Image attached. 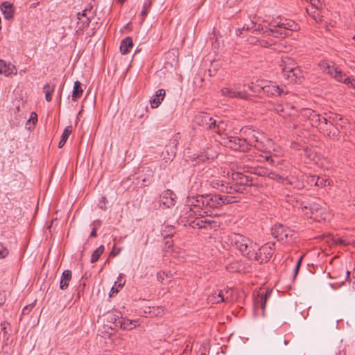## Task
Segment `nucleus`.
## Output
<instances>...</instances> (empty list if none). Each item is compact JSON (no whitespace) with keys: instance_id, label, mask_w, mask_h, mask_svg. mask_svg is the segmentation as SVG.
Wrapping results in <instances>:
<instances>
[{"instance_id":"5701e85b","label":"nucleus","mask_w":355,"mask_h":355,"mask_svg":"<svg viewBox=\"0 0 355 355\" xmlns=\"http://www.w3.org/2000/svg\"><path fill=\"white\" fill-rule=\"evenodd\" d=\"M279 66L281 67L282 75L288 72H291V71L299 67L295 61L288 56H285L282 58V63Z\"/></svg>"},{"instance_id":"4be33fe9","label":"nucleus","mask_w":355,"mask_h":355,"mask_svg":"<svg viewBox=\"0 0 355 355\" xmlns=\"http://www.w3.org/2000/svg\"><path fill=\"white\" fill-rule=\"evenodd\" d=\"M137 320H132L127 318L119 317L115 319V327L124 330H132L137 326Z\"/></svg>"},{"instance_id":"393cba45","label":"nucleus","mask_w":355,"mask_h":355,"mask_svg":"<svg viewBox=\"0 0 355 355\" xmlns=\"http://www.w3.org/2000/svg\"><path fill=\"white\" fill-rule=\"evenodd\" d=\"M175 194L168 189L163 192L160 201L166 207L169 208L175 205Z\"/></svg>"},{"instance_id":"338daca9","label":"nucleus","mask_w":355,"mask_h":355,"mask_svg":"<svg viewBox=\"0 0 355 355\" xmlns=\"http://www.w3.org/2000/svg\"><path fill=\"white\" fill-rule=\"evenodd\" d=\"M248 88L251 90L252 92H257V86H250L248 85Z\"/></svg>"},{"instance_id":"3c124183","label":"nucleus","mask_w":355,"mask_h":355,"mask_svg":"<svg viewBox=\"0 0 355 355\" xmlns=\"http://www.w3.org/2000/svg\"><path fill=\"white\" fill-rule=\"evenodd\" d=\"M317 181H318L317 184H316L317 187H325L327 185V184H329V182L328 179H327L324 177L320 178V177L318 176Z\"/></svg>"},{"instance_id":"de8ad7c7","label":"nucleus","mask_w":355,"mask_h":355,"mask_svg":"<svg viewBox=\"0 0 355 355\" xmlns=\"http://www.w3.org/2000/svg\"><path fill=\"white\" fill-rule=\"evenodd\" d=\"M89 18L87 17H85V18H82L81 20H78V25L79 26L80 29H84L87 27H88L89 24Z\"/></svg>"},{"instance_id":"2eb2a0df","label":"nucleus","mask_w":355,"mask_h":355,"mask_svg":"<svg viewBox=\"0 0 355 355\" xmlns=\"http://www.w3.org/2000/svg\"><path fill=\"white\" fill-rule=\"evenodd\" d=\"M309 4L306 10L308 14L316 21H321L322 16L320 15V10L322 8L323 3L321 0H304Z\"/></svg>"},{"instance_id":"37998d69","label":"nucleus","mask_w":355,"mask_h":355,"mask_svg":"<svg viewBox=\"0 0 355 355\" xmlns=\"http://www.w3.org/2000/svg\"><path fill=\"white\" fill-rule=\"evenodd\" d=\"M241 264L239 261H233L226 266V270L230 272H236L239 271Z\"/></svg>"},{"instance_id":"e2e57ef3","label":"nucleus","mask_w":355,"mask_h":355,"mask_svg":"<svg viewBox=\"0 0 355 355\" xmlns=\"http://www.w3.org/2000/svg\"><path fill=\"white\" fill-rule=\"evenodd\" d=\"M336 355H347V350L339 349L338 352L336 354Z\"/></svg>"},{"instance_id":"6e6552de","label":"nucleus","mask_w":355,"mask_h":355,"mask_svg":"<svg viewBox=\"0 0 355 355\" xmlns=\"http://www.w3.org/2000/svg\"><path fill=\"white\" fill-rule=\"evenodd\" d=\"M235 197H228L216 194L205 195V209L211 211V209L218 208L225 204L235 202Z\"/></svg>"},{"instance_id":"6e6d98bb","label":"nucleus","mask_w":355,"mask_h":355,"mask_svg":"<svg viewBox=\"0 0 355 355\" xmlns=\"http://www.w3.org/2000/svg\"><path fill=\"white\" fill-rule=\"evenodd\" d=\"M302 259H303V257L302 256L297 261V263L295 265V270H294V277H295L298 273Z\"/></svg>"},{"instance_id":"58836bf2","label":"nucleus","mask_w":355,"mask_h":355,"mask_svg":"<svg viewBox=\"0 0 355 355\" xmlns=\"http://www.w3.org/2000/svg\"><path fill=\"white\" fill-rule=\"evenodd\" d=\"M340 270L341 271L342 275H334V276H333L332 278L338 279L341 281V282L343 283L344 281H346L349 279L350 272L349 270H347L343 266L340 267Z\"/></svg>"},{"instance_id":"473e14b6","label":"nucleus","mask_w":355,"mask_h":355,"mask_svg":"<svg viewBox=\"0 0 355 355\" xmlns=\"http://www.w3.org/2000/svg\"><path fill=\"white\" fill-rule=\"evenodd\" d=\"M245 191V187H241V186H238L234 184V185H230L228 182H226L224 188V191L227 193L234 194L236 193H243Z\"/></svg>"},{"instance_id":"5fc2aeb1","label":"nucleus","mask_w":355,"mask_h":355,"mask_svg":"<svg viewBox=\"0 0 355 355\" xmlns=\"http://www.w3.org/2000/svg\"><path fill=\"white\" fill-rule=\"evenodd\" d=\"M168 277L169 276H168V272H164V271H160V272H157V277L158 281H159L161 282H163L164 279L166 277Z\"/></svg>"},{"instance_id":"ea45409f","label":"nucleus","mask_w":355,"mask_h":355,"mask_svg":"<svg viewBox=\"0 0 355 355\" xmlns=\"http://www.w3.org/2000/svg\"><path fill=\"white\" fill-rule=\"evenodd\" d=\"M104 249H105L104 246L103 245H101L93 252V253L91 256V262L92 263H95L98 260L101 255L103 253Z\"/></svg>"},{"instance_id":"c756f323","label":"nucleus","mask_w":355,"mask_h":355,"mask_svg":"<svg viewBox=\"0 0 355 355\" xmlns=\"http://www.w3.org/2000/svg\"><path fill=\"white\" fill-rule=\"evenodd\" d=\"M227 297H225L223 291H214L208 297V300L212 304L219 303L220 302H226Z\"/></svg>"},{"instance_id":"680f3d73","label":"nucleus","mask_w":355,"mask_h":355,"mask_svg":"<svg viewBox=\"0 0 355 355\" xmlns=\"http://www.w3.org/2000/svg\"><path fill=\"white\" fill-rule=\"evenodd\" d=\"M94 227H96L97 229L101 225V221L99 220H96L93 223Z\"/></svg>"},{"instance_id":"e433bc0d","label":"nucleus","mask_w":355,"mask_h":355,"mask_svg":"<svg viewBox=\"0 0 355 355\" xmlns=\"http://www.w3.org/2000/svg\"><path fill=\"white\" fill-rule=\"evenodd\" d=\"M207 138L202 133L196 134L192 139L193 144L196 146H199L200 147H203L207 145Z\"/></svg>"},{"instance_id":"39448f33","label":"nucleus","mask_w":355,"mask_h":355,"mask_svg":"<svg viewBox=\"0 0 355 355\" xmlns=\"http://www.w3.org/2000/svg\"><path fill=\"white\" fill-rule=\"evenodd\" d=\"M196 122L205 129L212 130L219 135L225 133L227 128V122L220 119H215L207 113H200L196 116Z\"/></svg>"},{"instance_id":"2f4dec72","label":"nucleus","mask_w":355,"mask_h":355,"mask_svg":"<svg viewBox=\"0 0 355 355\" xmlns=\"http://www.w3.org/2000/svg\"><path fill=\"white\" fill-rule=\"evenodd\" d=\"M55 88V83L50 82L44 85L43 89L45 93V98L46 101L50 102L52 100V94Z\"/></svg>"},{"instance_id":"412c9836","label":"nucleus","mask_w":355,"mask_h":355,"mask_svg":"<svg viewBox=\"0 0 355 355\" xmlns=\"http://www.w3.org/2000/svg\"><path fill=\"white\" fill-rule=\"evenodd\" d=\"M232 179L238 186L245 187V186L251 187L253 185L252 179L241 172H233Z\"/></svg>"},{"instance_id":"7c9ffc66","label":"nucleus","mask_w":355,"mask_h":355,"mask_svg":"<svg viewBox=\"0 0 355 355\" xmlns=\"http://www.w3.org/2000/svg\"><path fill=\"white\" fill-rule=\"evenodd\" d=\"M133 46L132 40L130 37L123 39L120 45V51L122 54L125 55L130 52Z\"/></svg>"},{"instance_id":"9b49d317","label":"nucleus","mask_w":355,"mask_h":355,"mask_svg":"<svg viewBox=\"0 0 355 355\" xmlns=\"http://www.w3.org/2000/svg\"><path fill=\"white\" fill-rule=\"evenodd\" d=\"M272 234L278 241L288 243L293 240L294 232L288 227L277 224L272 228Z\"/></svg>"},{"instance_id":"09e8293b","label":"nucleus","mask_w":355,"mask_h":355,"mask_svg":"<svg viewBox=\"0 0 355 355\" xmlns=\"http://www.w3.org/2000/svg\"><path fill=\"white\" fill-rule=\"evenodd\" d=\"M342 117L340 115L336 114V113H331L329 116V121H331L332 123L337 125L338 121H342Z\"/></svg>"},{"instance_id":"aec40b11","label":"nucleus","mask_w":355,"mask_h":355,"mask_svg":"<svg viewBox=\"0 0 355 355\" xmlns=\"http://www.w3.org/2000/svg\"><path fill=\"white\" fill-rule=\"evenodd\" d=\"M259 89H261L267 96H281L288 93L287 91L284 90V87H279L274 83L263 85Z\"/></svg>"},{"instance_id":"7ed1b4c3","label":"nucleus","mask_w":355,"mask_h":355,"mask_svg":"<svg viewBox=\"0 0 355 355\" xmlns=\"http://www.w3.org/2000/svg\"><path fill=\"white\" fill-rule=\"evenodd\" d=\"M225 242L249 260L256 257L255 251L258 249V244L250 238L241 234L231 233L226 236Z\"/></svg>"},{"instance_id":"8fccbe9b","label":"nucleus","mask_w":355,"mask_h":355,"mask_svg":"<svg viewBox=\"0 0 355 355\" xmlns=\"http://www.w3.org/2000/svg\"><path fill=\"white\" fill-rule=\"evenodd\" d=\"M333 241L336 244H340V245H348L352 243H355V242L351 243L350 241H347V239H344L342 238H334Z\"/></svg>"},{"instance_id":"79ce46f5","label":"nucleus","mask_w":355,"mask_h":355,"mask_svg":"<svg viewBox=\"0 0 355 355\" xmlns=\"http://www.w3.org/2000/svg\"><path fill=\"white\" fill-rule=\"evenodd\" d=\"M37 122V115L35 112H33L31 114V116L26 124V128L28 130H31L33 128V126H34L35 125V123Z\"/></svg>"},{"instance_id":"4c0bfd02","label":"nucleus","mask_w":355,"mask_h":355,"mask_svg":"<svg viewBox=\"0 0 355 355\" xmlns=\"http://www.w3.org/2000/svg\"><path fill=\"white\" fill-rule=\"evenodd\" d=\"M318 176L315 175H304V182L306 187L316 186L318 182Z\"/></svg>"},{"instance_id":"a878e982","label":"nucleus","mask_w":355,"mask_h":355,"mask_svg":"<svg viewBox=\"0 0 355 355\" xmlns=\"http://www.w3.org/2000/svg\"><path fill=\"white\" fill-rule=\"evenodd\" d=\"M283 76L288 83H297L303 78V73L300 68L297 67L291 72L284 74Z\"/></svg>"},{"instance_id":"bf43d9fd","label":"nucleus","mask_w":355,"mask_h":355,"mask_svg":"<svg viewBox=\"0 0 355 355\" xmlns=\"http://www.w3.org/2000/svg\"><path fill=\"white\" fill-rule=\"evenodd\" d=\"M346 85L355 89V79H351L349 78Z\"/></svg>"},{"instance_id":"052dcab7","label":"nucleus","mask_w":355,"mask_h":355,"mask_svg":"<svg viewBox=\"0 0 355 355\" xmlns=\"http://www.w3.org/2000/svg\"><path fill=\"white\" fill-rule=\"evenodd\" d=\"M86 12H87V10H84L82 12H78V20H81V17L82 18H85V17H87Z\"/></svg>"},{"instance_id":"9d476101","label":"nucleus","mask_w":355,"mask_h":355,"mask_svg":"<svg viewBox=\"0 0 355 355\" xmlns=\"http://www.w3.org/2000/svg\"><path fill=\"white\" fill-rule=\"evenodd\" d=\"M284 184L293 186L297 189L306 188L304 175L296 168H291L290 175L285 177Z\"/></svg>"},{"instance_id":"f257e3e1","label":"nucleus","mask_w":355,"mask_h":355,"mask_svg":"<svg viewBox=\"0 0 355 355\" xmlns=\"http://www.w3.org/2000/svg\"><path fill=\"white\" fill-rule=\"evenodd\" d=\"M301 115L309 121L311 126L317 128L329 139L338 140L340 139L338 128L331 121H329L326 117L309 108L302 109Z\"/></svg>"},{"instance_id":"a19ab883","label":"nucleus","mask_w":355,"mask_h":355,"mask_svg":"<svg viewBox=\"0 0 355 355\" xmlns=\"http://www.w3.org/2000/svg\"><path fill=\"white\" fill-rule=\"evenodd\" d=\"M152 2L151 0H145L143 4V9L141 12V16L142 17V21L144 20L145 17L148 15L150 8L151 7Z\"/></svg>"},{"instance_id":"0e129e2a","label":"nucleus","mask_w":355,"mask_h":355,"mask_svg":"<svg viewBox=\"0 0 355 355\" xmlns=\"http://www.w3.org/2000/svg\"><path fill=\"white\" fill-rule=\"evenodd\" d=\"M347 355H355V349L354 348H348L347 349Z\"/></svg>"},{"instance_id":"b1692460","label":"nucleus","mask_w":355,"mask_h":355,"mask_svg":"<svg viewBox=\"0 0 355 355\" xmlns=\"http://www.w3.org/2000/svg\"><path fill=\"white\" fill-rule=\"evenodd\" d=\"M1 11L5 19L10 20L14 17L15 9L12 3L5 1L0 6Z\"/></svg>"},{"instance_id":"6ab92c4d","label":"nucleus","mask_w":355,"mask_h":355,"mask_svg":"<svg viewBox=\"0 0 355 355\" xmlns=\"http://www.w3.org/2000/svg\"><path fill=\"white\" fill-rule=\"evenodd\" d=\"M207 150L199 155H193L189 156V159L194 162V164H198L200 162H205L206 160H212L217 157L218 153L215 150H210L208 146Z\"/></svg>"},{"instance_id":"cd10ccee","label":"nucleus","mask_w":355,"mask_h":355,"mask_svg":"<svg viewBox=\"0 0 355 355\" xmlns=\"http://www.w3.org/2000/svg\"><path fill=\"white\" fill-rule=\"evenodd\" d=\"M166 92L163 89H159L155 94V96L150 101L152 108H157L162 101L164 100Z\"/></svg>"},{"instance_id":"864d4df0","label":"nucleus","mask_w":355,"mask_h":355,"mask_svg":"<svg viewBox=\"0 0 355 355\" xmlns=\"http://www.w3.org/2000/svg\"><path fill=\"white\" fill-rule=\"evenodd\" d=\"M8 254V248L3 243H0V259L5 258Z\"/></svg>"},{"instance_id":"774afa93","label":"nucleus","mask_w":355,"mask_h":355,"mask_svg":"<svg viewBox=\"0 0 355 355\" xmlns=\"http://www.w3.org/2000/svg\"><path fill=\"white\" fill-rule=\"evenodd\" d=\"M62 87H61L60 91H59V97H60V98H61V96H62Z\"/></svg>"},{"instance_id":"f03ea898","label":"nucleus","mask_w":355,"mask_h":355,"mask_svg":"<svg viewBox=\"0 0 355 355\" xmlns=\"http://www.w3.org/2000/svg\"><path fill=\"white\" fill-rule=\"evenodd\" d=\"M276 157H273L271 153H264L259 154L258 153L249 154L243 156L240 162V168H243L246 172L254 173L259 176H267L268 170L263 167H256L253 165L254 162H268L270 165H275Z\"/></svg>"},{"instance_id":"c85d7f7f","label":"nucleus","mask_w":355,"mask_h":355,"mask_svg":"<svg viewBox=\"0 0 355 355\" xmlns=\"http://www.w3.org/2000/svg\"><path fill=\"white\" fill-rule=\"evenodd\" d=\"M72 278V272L70 270H65L63 271L60 282V288L61 290H66L68 286L69 282L71 280Z\"/></svg>"},{"instance_id":"c03bdc74","label":"nucleus","mask_w":355,"mask_h":355,"mask_svg":"<svg viewBox=\"0 0 355 355\" xmlns=\"http://www.w3.org/2000/svg\"><path fill=\"white\" fill-rule=\"evenodd\" d=\"M267 177L269 178L271 180H277V182H281L283 184H284V179L285 178V177H284L282 175H280L276 173L275 172H272V171H268V173L267 174Z\"/></svg>"},{"instance_id":"ddd939ff","label":"nucleus","mask_w":355,"mask_h":355,"mask_svg":"<svg viewBox=\"0 0 355 355\" xmlns=\"http://www.w3.org/2000/svg\"><path fill=\"white\" fill-rule=\"evenodd\" d=\"M275 249V243H267L262 246L258 245V249L255 251L256 257L252 261L259 263L267 262L272 257Z\"/></svg>"},{"instance_id":"f704fd0d","label":"nucleus","mask_w":355,"mask_h":355,"mask_svg":"<svg viewBox=\"0 0 355 355\" xmlns=\"http://www.w3.org/2000/svg\"><path fill=\"white\" fill-rule=\"evenodd\" d=\"M209 185L215 189L219 190L220 191H224L225 185L226 184V182L217 179V178H212L210 180L208 181Z\"/></svg>"},{"instance_id":"4d7b16f0","label":"nucleus","mask_w":355,"mask_h":355,"mask_svg":"<svg viewBox=\"0 0 355 355\" xmlns=\"http://www.w3.org/2000/svg\"><path fill=\"white\" fill-rule=\"evenodd\" d=\"M266 298H267V295H266L265 296H261L260 297V306H261V309L263 311L264 309H265V306H266Z\"/></svg>"},{"instance_id":"49530a36","label":"nucleus","mask_w":355,"mask_h":355,"mask_svg":"<svg viewBox=\"0 0 355 355\" xmlns=\"http://www.w3.org/2000/svg\"><path fill=\"white\" fill-rule=\"evenodd\" d=\"M176 146H177V141L174 140L173 141V146H171V148L170 153L168 151V146H166V148H167L166 153L168 155V159H172L175 157V155L176 154Z\"/></svg>"},{"instance_id":"13d9d810","label":"nucleus","mask_w":355,"mask_h":355,"mask_svg":"<svg viewBox=\"0 0 355 355\" xmlns=\"http://www.w3.org/2000/svg\"><path fill=\"white\" fill-rule=\"evenodd\" d=\"M118 315H119V317H121L120 313H117L116 314L110 316V320L113 322V323L114 324H115V319H118Z\"/></svg>"},{"instance_id":"a18cd8bd","label":"nucleus","mask_w":355,"mask_h":355,"mask_svg":"<svg viewBox=\"0 0 355 355\" xmlns=\"http://www.w3.org/2000/svg\"><path fill=\"white\" fill-rule=\"evenodd\" d=\"M175 234V229L171 225H166L164 229L162 230V235L165 237L172 236Z\"/></svg>"},{"instance_id":"f3484780","label":"nucleus","mask_w":355,"mask_h":355,"mask_svg":"<svg viewBox=\"0 0 355 355\" xmlns=\"http://www.w3.org/2000/svg\"><path fill=\"white\" fill-rule=\"evenodd\" d=\"M321 67L327 73L334 76L338 81L347 84L349 77H347L346 75L338 68L334 67V66L331 65V64L327 62H323L321 64Z\"/></svg>"},{"instance_id":"1a4fd4ad","label":"nucleus","mask_w":355,"mask_h":355,"mask_svg":"<svg viewBox=\"0 0 355 355\" xmlns=\"http://www.w3.org/2000/svg\"><path fill=\"white\" fill-rule=\"evenodd\" d=\"M221 136L220 143L223 146L234 150L246 152L248 150V144L246 139L234 136H227L223 134Z\"/></svg>"},{"instance_id":"69168bd1","label":"nucleus","mask_w":355,"mask_h":355,"mask_svg":"<svg viewBox=\"0 0 355 355\" xmlns=\"http://www.w3.org/2000/svg\"><path fill=\"white\" fill-rule=\"evenodd\" d=\"M96 232H97V228L96 227H93L92 231L91 234H90V236L91 237H96L97 236Z\"/></svg>"},{"instance_id":"f8f14e48","label":"nucleus","mask_w":355,"mask_h":355,"mask_svg":"<svg viewBox=\"0 0 355 355\" xmlns=\"http://www.w3.org/2000/svg\"><path fill=\"white\" fill-rule=\"evenodd\" d=\"M203 215L204 214L199 216V217H194L193 215L191 216H189V215H187L185 216V218H187V223L193 228H212L218 226L217 223L214 220L208 219Z\"/></svg>"},{"instance_id":"0eeeda50","label":"nucleus","mask_w":355,"mask_h":355,"mask_svg":"<svg viewBox=\"0 0 355 355\" xmlns=\"http://www.w3.org/2000/svg\"><path fill=\"white\" fill-rule=\"evenodd\" d=\"M185 216H202L208 214V211L205 209V195L189 196L186 201Z\"/></svg>"},{"instance_id":"72a5a7b5","label":"nucleus","mask_w":355,"mask_h":355,"mask_svg":"<svg viewBox=\"0 0 355 355\" xmlns=\"http://www.w3.org/2000/svg\"><path fill=\"white\" fill-rule=\"evenodd\" d=\"M83 90L81 88V83L80 81L76 80L74 83V85L73 87L71 98L72 101H77V100L80 98V96L83 95Z\"/></svg>"},{"instance_id":"dca6fc26","label":"nucleus","mask_w":355,"mask_h":355,"mask_svg":"<svg viewBox=\"0 0 355 355\" xmlns=\"http://www.w3.org/2000/svg\"><path fill=\"white\" fill-rule=\"evenodd\" d=\"M262 139H265V137L260 133L257 132H253L252 135L247 139L248 144V150L250 149L252 146H254L257 150H258L260 153L264 154V153H270L269 151H266V147L263 144V141Z\"/></svg>"},{"instance_id":"c9c22d12","label":"nucleus","mask_w":355,"mask_h":355,"mask_svg":"<svg viewBox=\"0 0 355 355\" xmlns=\"http://www.w3.org/2000/svg\"><path fill=\"white\" fill-rule=\"evenodd\" d=\"M71 132H72V126L71 125H69L64 128V132L61 136V139L58 143L59 148H61L64 146L66 141H67V139H68L69 135L71 134Z\"/></svg>"},{"instance_id":"423d86ee","label":"nucleus","mask_w":355,"mask_h":355,"mask_svg":"<svg viewBox=\"0 0 355 355\" xmlns=\"http://www.w3.org/2000/svg\"><path fill=\"white\" fill-rule=\"evenodd\" d=\"M302 209L304 215L318 222L327 221L331 218V214L326 207L316 202L303 207Z\"/></svg>"},{"instance_id":"20e7f679","label":"nucleus","mask_w":355,"mask_h":355,"mask_svg":"<svg viewBox=\"0 0 355 355\" xmlns=\"http://www.w3.org/2000/svg\"><path fill=\"white\" fill-rule=\"evenodd\" d=\"M300 28V26L294 21L291 19H280L277 23L274 22L270 24V28H261L263 34L266 36L272 35L275 37L284 38L291 35L293 31H296Z\"/></svg>"},{"instance_id":"4468645a","label":"nucleus","mask_w":355,"mask_h":355,"mask_svg":"<svg viewBox=\"0 0 355 355\" xmlns=\"http://www.w3.org/2000/svg\"><path fill=\"white\" fill-rule=\"evenodd\" d=\"M274 110L278 114L283 116L284 118L290 117L294 119L295 117H297L306 120L301 115V111L300 113H298V111L296 110L295 107L288 103H286L284 104H278L275 105Z\"/></svg>"},{"instance_id":"a211bd4d","label":"nucleus","mask_w":355,"mask_h":355,"mask_svg":"<svg viewBox=\"0 0 355 355\" xmlns=\"http://www.w3.org/2000/svg\"><path fill=\"white\" fill-rule=\"evenodd\" d=\"M220 94L223 96L227 98H239L243 99H246L248 98V94L246 89L243 91L239 90L236 87H223L220 89Z\"/></svg>"},{"instance_id":"603ef678","label":"nucleus","mask_w":355,"mask_h":355,"mask_svg":"<svg viewBox=\"0 0 355 355\" xmlns=\"http://www.w3.org/2000/svg\"><path fill=\"white\" fill-rule=\"evenodd\" d=\"M257 42H259V43L261 46H263L264 47H269V46H272V44H275V42L272 40H270V41H268L266 40L261 39V40H257Z\"/></svg>"},{"instance_id":"bb28decb","label":"nucleus","mask_w":355,"mask_h":355,"mask_svg":"<svg viewBox=\"0 0 355 355\" xmlns=\"http://www.w3.org/2000/svg\"><path fill=\"white\" fill-rule=\"evenodd\" d=\"M0 73H3L6 76H8L11 74H16L17 69L13 64L10 63L6 64V62L0 60Z\"/></svg>"}]
</instances>
